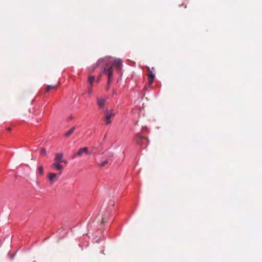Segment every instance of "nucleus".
I'll use <instances>...</instances> for the list:
<instances>
[{"label": "nucleus", "instance_id": "8", "mask_svg": "<svg viewBox=\"0 0 262 262\" xmlns=\"http://www.w3.org/2000/svg\"><path fill=\"white\" fill-rule=\"evenodd\" d=\"M76 128V126H73L69 130H68L67 133H65L64 136L66 138H69L72 135V134L74 133Z\"/></svg>", "mask_w": 262, "mask_h": 262}, {"label": "nucleus", "instance_id": "12", "mask_svg": "<svg viewBox=\"0 0 262 262\" xmlns=\"http://www.w3.org/2000/svg\"><path fill=\"white\" fill-rule=\"evenodd\" d=\"M147 70H148V73H147V75H148V78H155V75L154 74L150 71V69L148 67L147 68Z\"/></svg>", "mask_w": 262, "mask_h": 262}, {"label": "nucleus", "instance_id": "6", "mask_svg": "<svg viewBox=\"0 0 262 262\" xmlns=\"http://www.w3.org/2000/svg\"><path fill=\"white\" fill-rule=\"evenodd\" d=\"M61 162L54 161V163L51 165V167L58 170H61L63 168V166L61 164Z\"/></svg>", "mask_w": 262, "mask_h": 262}, {"label": "nucleus", "instance_id": "16", "mask_svg": "<svg viewBox=\"0 0 262 262\" xmlns=\"http://www.w3.org/2000/svg\"><path fill=\"white\" fill-rule=\"evenodd\" d=\"M40 154L45 156L46 154V150L45 148H42L40 150Z\"/></svg>", "mask_w": 262, "mask_h": 262}, {"label": "nucleus", "instance_id": "20", "mask_svg": "<svg viewBox=\"0 0 262 262\" xmlns=\"http://www.w3.org/2000/svg\"><path fill=\"white\" fill-rule=\"evenodd\" d=\"M111 83V82L110 83ZM110 84H108V82H107V86H106V90H108L110 88Z\"/></svg>", "mask_w": 262, "mask_h": 262}, {"label": "nucleus", "instance_id": "17", "mask_svg": "<svg viewBox=\"0 0 262 262\" xmlns=\"http://www.w3.org/2000/svg\"><path fill=\"white\" fill-rule=\"evenodd\" d=\"M107 59L106 58H104V59H102V60H99L98 61V63L99 64H100L101 63V62H107Z\"/></svg>", "mask_w": 262, "mask_h": 262}, {"label": "nucleus", "instance_id": "23", "mask_svg": "<svg viewBox=\"0 0 262 262\" xmlns=\"http://www.w3.org/2000/svg\"><path fill=\"white\" fill-rule=\"evenodd\" d=\"M100 76H101V75H100ZM100 77H99V78H98V79H97V81H99L100 80Z\"/></svg>", "mask_w": 262, "mask_h": 262}, {"label": "nucleus", "instance_id": "13", "mask_svg": "<svg viewBox=\"0 0 262 262\" xmlns=\"http://www.w3.org/2000/svg\"><path fill=\"white\" fill-rule=\"evenodd\" d=\"M38 172L42 176L43 173V167L42 166H39L38 168Z\"/></svg>", "mask_w": 262, "mask_h": 262}, {"label": "nucleus", "instance_id": "4", "mask_svg": "<svg viewBox=\"0 0 262 262\" xmlns=\"http://www.w3.org/2000/svg\"><path fill=\"white\" fill-rule=\"evenodd\" d=\"M105 124L108 125L111 123V118L115 116V113L110 111L108 110L105 111Z\"/></svg>", "mask_w": 262, "mask_h": 262}, {"label": "nucleus", "instance_id": "15", "mask_svg": "<svg viewBox=\"0 0 262 262\" xmlns=\"http://www.w3.org/2000/svg\"><path fill=\"white\" fill-rule=\"evenodd\" d=\"M154 79H155V78H152V77L148 78V83H149V85H151L153 83V82L154 81Z\"/></svg>", "mask_w": 262, "mask_h": 262}, {"label": "nucleus", "instance_id": "9", "mask_svg": "<svg viewBox=\"0 0 262 262\" xmlns=\"http://www.w3.org/2000/svg\"><path fill=\"white\" fill-rule=\"evenodd\" d=\"M62 157H63L62 153H57V154H56V157L55 158L54 161L62 162Z\"/></svg>", "mask_w": 262, "mask_h": 262}, {"label": "nucleus", "instance_id": "11", "mask_svg": "<svg viewBox=\"0 0 262 262\" xmlns=\"http://www.w3.org/2000/svg\"><path fill=\"white\" fill-rule=\"evenodd\" d=\"M57 88V86H53L51 85H47V86L46 88V91L49 92L51 90L56 89Z\"/></svg>", "mask_w": 262, "mask_h": 262}, {"label": "nucleus", "instance_id": "22", "mask_svg": "<svg viewBox=\"0 0 262 262\" xmlns=\"http://www.w3.org/2000/svg\"><path fill=\"white\" fill-rule=\"evenodd\" d=\"M62 162L64 163H67V161L66 160H64L62 159Z\"/></svg>", "mask_w": 262, "mask_h": 262}, {"label": "nucleus", "instance_id": "2", "mask_svg": "<svg viewBox=\"0 0 262 262\" xmlns=\"http://www.w3.org/2000/svg\"><path fill=\"white\" fill-rule=\"evenodd\" d=\"M83 154H85L86 155L90 154L87 147L80 148L77 152L75 153L72 156V158L75 159L77 157H81Z\"/></svg>", "mask_w": 262, "mask_h": 262}, {"label": "nucleus", "instance_id": "18", "mask_svg": "<svg viewBox=\"0 0 262 262\" xmlns=\"http://www.w3.org/2000/svg\"><path fill=\"white\" fill-rule=\"evenodd\" d=\"M92 85H91V87L88 90V93L89 95L91 94L92 93Z\"/></svg>", "mask_w": 262, "mask_h": 262}, {"label": "nucleus", "instance_id": "10", "mask_svg": "<svg viewBox=\"0 0 262 262\" xmlns=\"http://www.w3.org/2000/svg\"><path fill=\"white\" fill-rule=\"evenodd\" d=\"M110 162V160H105L104 161H101L99 163V165L101 167L104 166L106 164Z\"/></svg>", "mask_w": 262, "mask_h": 262}, {"label": "nucleus", "instance_id": "14", "mask_svg": "<svg viewBox=\"0 0 262 262\" xmlns=\"http://www.w3.org/2000/svg\"><path fill=\"white\" fill-rule=\"evenodd\" d=\"M95 80V77L90 76L89 78V82L91 83V85H92V83Z\"/></svg>", "mask_w": 262, "mask_h": 262}, {"label": "nucleus", "instance_id": "7", "mask_svg": "<svg viewBox=\"0 0 262 262\" xmlns=\"http://www.w3.org/2000/svg\"><path fill=\"white\" fill-rule=\"evenodd\" d=\"M106 98L107 97L105 96L101 98H97V102L100 107H102L104 106Z\"/></svg>", "mask_w": 262, "mask_h": 262}, {"label": "nucleus", "instance_id": "1", "mask_svg": "<svg viewBox=\"0 0 262 262\" xmlns=\"http://www.w3.org/2000/svg\"><path fill=\"white\" fill-rule=\"evenodd\" d=\"M122 61L120 59H115L113 62L109 61L108 64L104 68L102 74H104L108 76V84H110L112 81L113 77V68L118 71L120 70L122 66Z\"/></svg>", "mask_w": 262, "mask_h": 262}, {"label": "nucleus", "instance_id": "3", "mask_svg": "<svg viewBox=\"0 0 262 262\" xmlns=\"http://www.w3.org/2000/svg\"><path fill=\"white\" fill-rule=\"evenodd\" d=\"M61 172H60L58 174L49 172L48 174V178L49 179L51 184L52 185L54 182L57 181L61 175Z\"/></svg>", "mask_w": 262, "mask_h": 262}, {"label": "nucleus", "instance_id": "21", "mask_svg": "<svg viewBox=\"0 0 262 262\" xmlns=\"http://www.w3.org/2000/svg\"><path fill=\"white\" fill-rule=\"evenodd\" d=\"M7 130H8L9 132H10L11 130V128L10 127L7 128Z\"/></svg>", "mask_w": 262, "mask_h": 262}, {"label": "nucleus", "instance_id": "19", "mask_svg": "<svg viewBox=\"0 0 262 262\" xmlns=\"http://www.w3.org/2000/svg\"><path fill=\"white\" fill-rule=\"evenodd\" d=\"M105 217L103 216V217H102V224H103V223H104V222H105Z\"/></svg>", "mask_w": 262, "mask_h": 262}, {"label": "nucleus", "instance_id": "5", "mask_svg": "<svg viewBox=\"0 0 262 262\" xmlns=\"http://www.w3.org/2000/svg\"><path fill=\"white\" fill-rule=\"evenodd\" d=\"M147 140V138L143 137L140 134L138 133L136 135V141L138 144L143 146L144 141Z\"/></svg>", "mask_w": 262, "mask_h": 262}]
</instances>
